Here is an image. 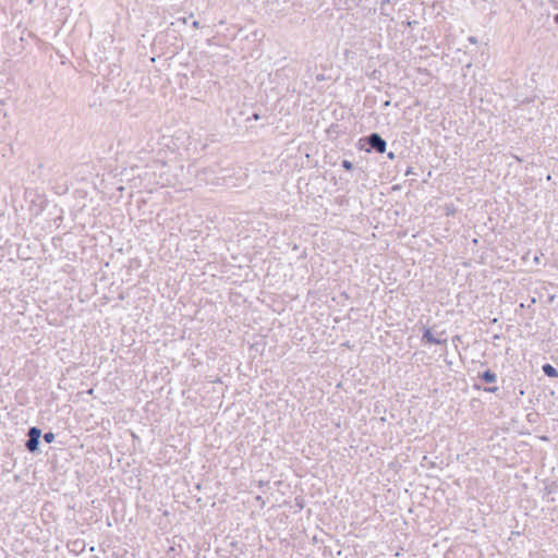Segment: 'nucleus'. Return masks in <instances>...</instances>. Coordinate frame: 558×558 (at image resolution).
<instances>
[{
    "label": "nucleus",
    "instance_id": "423d86ee",
    "mask_svg": "<svg viewBox=\"0 0 558 558\" xmlns=\"http://www.w3.org/2000/svg\"><path fill=\"white\" fill-rule=\"evenodd\" d=\"M544 492H545V495H553V494L558 493V482L557 481L546 482Z\"/></svg>",
    "mask_w": 558,
    "mask_h": 558
},
{
    "label": "nucleus",
    "instance_id": "0eeeda50",
    "mask_svg": "<svg viewBox=\"0 0 558 558\" xmlns=\"http://www.w3.org/2000/svg\"><path fill=\"white\" fill-rule=\"evenodd\" d=\"M473 388L475 390H483L484 392H488V393H495L497 395V392L499 391V387L498 386H486V387H482L481 385L478 384H474L473 385Z\"/></svg>",
    "mask_w": 558,
    "mask_h": 558
},
{
    "label": "nucleus",
    "instance_id": "aec40b11",
    "mask_svg": "<svg viewBox=\"0 0 558 558\" xmlns=\"http://www.w3.org/2000/svg\"><path fill=\"white\" fill-rule=\"evenodd\" d=\"M469 40H470L471 43H473V44H475V43H476V38H475V37H470V38H469Z\"/></svg>",
    "mask_w": 558,
    "mask_h": 558
},
{
    "label": "nucleus",
    "instance_id": "39448f33",
    "mask_svg": "<svg viewBox=\"0 0 558 558\" xmlns=\"http://www.w3.org/2000/svg\"><path fill=\"white\" fill-rule=\"evenodd\" d=\"M542 371H543L544 375L549 378H554V379L558 378V369L549 363H545L542 366Z\"/></svg>",
    "mask_w": 558,
    "mask_h": 558
},
{
    "label": "nucleus",
    "instance_id": "f3484780",
    "mask_svg": "<svg viewBox=\"0 0 558 558\" xmlns=\"http://www.w3.org/2000/svg\"><path fill=\"white\" fill-rule=\"evenodd\" d=\"M387 157L390 159V160H393L396 158V154L393 151H389L387 154Z\"/></svg>",
    "mask_w": 558,
    "mask_h": 558
},
{
    "label": "nucleus",
    "instance_id": "ddd939ff",
    "mask_svg": "<svg viewBox=\"0 0 558 558\" xmlns=\"http://www.w3.org/2000/svg\"><path fill=\"white\" fill-rule=\"evenodd\" d=\"M456 213V207L453 204L446 205V215H453Z\"/></svg>",
    "mask_w": 558,
    "mask_h": 558
},
{
    "label": "nucleus",
    "instance_id": "412c9836",
    "mask_svg": "<svg viewBox=\"0 0 558 558\" xmlns=\"http://www.w3.org/2000/svg\"><path fill=\"white\" fill-rule=\"evenodd\" d=\"M230 545H231L232 547H236L238 543H236V542H231V543H230Z\"/></svg>",
    "mask_w": 558,
    "mask_h": 558
},
{
    "label": "nucleus",
    "instance_id": "9d476101",
    "mask_svg": "<svg viewBox=\"0 0 558 558\" xmlns=\"http://www.w3.org/2000/svg\"><path fill=\"white\" fill-rule=\"evenodd\" d=\"M341 167L345 170V171H352L354 169V165L352 161L348 160V159H343L341 161Z\"/></svg>",
    "mask_w": 558,
    "mask_h": 558
},
{
    "label": "nucleus",
    "instance_id": "dca6fc26",
    "mask_svg": "<svg viewBox=\"0 0 558 558\" xmlns=\"http://www.w3.org/2000/svg\"><path fill=\"white\" fill-rule=\"evenodd\" d=\"M404 174L410 175V174H416V173L414 172L413 168L409 166V167H407Z\"/></svg>",
    "mask_w": 558,
    "mask_h": 558
},
{
    "label": "nucleus",
    "instance_id": "1a4fd4ad",
    "mask_svg": "<svg viewBox=\"0 0 558 558\" xmlns=\"http://www.w3.org/2000/svg\"><path fill=\"white\" fill-rule=\"evenodd\" d=\"M41 437L45 442L51 444L56 439V434L53 432L49 430V432H46L45 434L41 433Z\"/></svg>",
    "mask_w": 558,
    "mask_h": 558
},
{
    "label": "nucleus",
    "instance_id": "b1692460",
    "mask_svg": "<svg viewBox=\"0 0 558 558\" xmlns=\"http://www.w3.org/2000/svg\"><path fill=\"white\" fill-rule=\"evenodd\" d=\"M384 105H385V106H389V105H390V101L388 100V101H386Z\"/></svg>",
    "mask_w": 558,
    "mask_h": 558
},
{
    "label": "nucleus",
    "instance_id": "9b49d317",
    "mask_svg": "<svg viewBox=\"0 0 558 558\" xmlns=\"http://www.w3.org/2000/svg\"><path fill=\"white\" fill-rule=\"evenodd\" d=\"M388 5H390V0H383L380 2V12L383 15H389L387 12H386V8H388Z\"/></svg>",
    "mask_w": 558,
    "mask_h": 558
},
{
    "label": "nucleus",
    "instance_id": "6ab92c4d",
    "mask_svg": "<svg viewBox=\"0 0 558 558\" xmlns=\"http://www.w3.org/2000/svg\"><path fill=\"white\" fill-rule=\"evenodd\" d=\"M554 22L558 25V13L554 15Z\"/></svg>",
    "mask_w": 558,
    "mask_h": 558
},
{
    "label": "nucleus",
    "instance_id": "f257e3e1",
    "mask_svg": "<svg viewBox=\"0 0 558 558\" xmlns=\"http://www.w3.org/2000/svg\"><path fill=\"white\" fill-rule=\"evenodd\" d=\"M357 147L367 154H384L387 149V142L379 133L372 132L359 140Z\"/></svg>",
    "mask_w": 558,
    "mask_h": 558
},
{
    "label": "nucleus",
    "instance_id": "5701e85b",
    "mask_svg": "<svg viewBox=\"0 0 558 558\" xmlns=\"http://www.w3.org/2000/svg\"><path fill=\"white\" fill-rule=\"evenodd\" d=\"M454 340H456V341H459V340H460V336H456V337L453 338V341H454Z\"/></svg>",
    "mask_w": 558,
    "mask_h": 558
},
{
    "label": "nucleus",
    "instance_id": "f03ea898",
    "mask_svg": "<svg viewBox=\"0 0 558 558\" xmlns=\"http://www.w3.org/2000/svg\"><path fill=\"white\" fill-rule=\"evenodd\" d=\"M27 439L24 442L25 449L33 454L40 453L41 429L38 426H31L26 433Z\"/></svg>",
    "mask_w": 558,
    "mask_h": 558
},
{
    "label": "nucleus",
    "instance_id": "4be33fe9",
    "mask_svg": "<svg viewBox=\"0 0 558 558\" xmlns=\"http://www.w3.org/2000/svg\"><path fill=\"white\" fill-rule=\"evenodd\" d=\"M399 189H400V186H399V185H393V186H392V190H399Z\"/></svg>",
    "mask_w": 558,
    "mask_h": 558
},
{
    "label": "nucleus",
    "instance_id": "f8f14e48",
    "mask_svg": "<svg viewBox=\"0 0 558 558\" xmlns=\"http://www.w3.org/2000/svg\"><path fill=\"white\" fill-rule=\"evenodd\" d=\"M338 129H339V124H337V123H332V124L330 125V128H329L328 132L330 133V135H331V134H336V135H338V134H339V130H338Z\"/></svg>",
    "mask_w": 558,
    "mask_h": 558
},
{
    "label": "nucleus",
    "instance_id": "a211bd4d",
    "mask_svg": "<svg viewBox=\"0 0 558 558\" xmlns=\"http://www.w3.org/2000/svg\"><path fill=\"white\" fill-rule=\"evenodd\" d=\"M192 26H193L194 28H198V27H199V22H198V21H194V22L192 23Z\"/></svg>",
    "mask_w": 558,
    "mask_h": 558
},
{
    "label": "nucleus",
    "instance_id": "20e7f679",
    "mask_svg": "<svg viewBox=\"0 0 558 558\" xmlns=\"http://www.w3.org/2000/svg\"><path fill=\"white\" fill-rule=\"evenodd\" d=\"M477 378L485 384H494L497 381V374L490 368H487L478 373Z\"/></svg>",
    "mask_w": 558,
    "mask_h": 558
},
{
    "label": "nucleus",
    "instance_id": "7ed1b4c3",
    "mask_svg": "<svg viewBox=\"0 0 558 558\" xmlns=\"http://www.w3.org/2000/svg\"><path fill=\"white\" fill-rule=\"evenodd\" d=\"M421 341L423 344H436L441 345L447 343V339H440L434 336L432 329L426 326H422V338Z\"/></svg>",
    "mask_w": 558,
    "mask_h": 558
},
{
    "label": "nucleus",
    "instance_id": "6e6552de",
    "mask_svg": "<svg viewBox=\"0 0 558 558\" xmlns=\"http://www.w3.org/2000/svg\"><path fill=\"white\" fill-rule=\"evenodd\" d=\"M38 208L36 210V215H39L48 205V201L44 197H38ZM34 205L37 206V204L34 202Z\"/></svg>",
    "mask_w": 558,
    "mask_h": 558
},
{
    "label": "nucleus",
    "instance_id": "2eb2a0df",
    "mask_svg": "<svg viewBox=\"0 0 558 558\" xmlns=\"http://www.w3.org/2000/svg\"><path fill=\"white\" fill-rule=\"evenodd\" d=\"M404 25H407L408 27H414L415 25L418 24L417 21L413 20V21H407V22H403Z\"/></svg>",
    "mask_w": 558,
    "mask_h": 558
},
{
    "label": "nucleus",
    "instance_id": "4468645a",
    "mask_svg": "<svg viewBox=\"0 0 558 558\" xmlns=\"http://www.w3.org/2000/svg\"><path fill=\"white\" fill-rule=\"evenodd\" d=\"M259 119H260V113L257 111H254L250 117H247L246 121L259 120Z\"/></svg>",
    "mask_w": 558,
    "mask_h": 558
}]
</instances>
